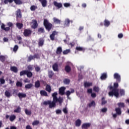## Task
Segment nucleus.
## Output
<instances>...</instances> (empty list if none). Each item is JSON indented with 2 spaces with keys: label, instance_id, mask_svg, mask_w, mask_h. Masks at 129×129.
Listing matches in <instances>:
<instances>
[{
  "label": "nucleus",
  "instance_id": "nucleus-47",
  "mask_svg": "<svg viewBox=\"0 0 129 129\" xmlns=\"http://www.w3.org/2000/svg\"><path fill=\"white\" fill-rule=\"evenodd\" d=\"M117 105L118 106V107L121 108V107H124V103H118Z\"/></svg>",
  "mask_w": 129,
  "mask_h": 129
},
{
  "label": "nucleus",
  "instance_id": "nucleus-54",
  "mask_svg": "<svg viewBox=\"0 0 129 129\" xmlns=\"http://www.w3.org/2000/svg\"><path fill=\"white\" fill-rule=\"evenodd\" d=\"M33 57L34 58V59H39L40 58V55H39V54L37 53V54H34L33 55Z\"/></svg>",
  "mask_w": 129,
  "mask_h": 129
},
{
  "label": "nucleus",
  "instance_id": "nucleus-60",
  "mask_svg": "<svg viewBox=\"0 0 129 129\" xmlns=\"http://www.w3.org/2000/svg\"><path fill=\"white\" fill-rule=\"evenodd\" d=\"M120 94L121 96H122V95H124V90H120Z\"/></svg>",
  "mask_w": 129,
  "mask_h": 129
},
{
  "label": "nucleus",
  "instance_id": "nucleus-24",
  "mask_svg": "<svg viewBox=\"0 0 129 129\" xmlns=\"http://www.w3.org/2000/svg\"><path fill=\"white\" fill-rule=\"evenodd\" d=\"M10 70L14 73H18V70L16 67H11Z\"/></svg>",
  "mask_w": 129,
  "mask_h": 129
},
{
  "label": "nucleus",
  "instance_id": "nucleus-37",
  "mask_svg": "<svg viewBox=\"0 0 129 129\" xmlns=\"http://www.w3.org/2000/svg\"><path fill=\"white\" fill-rule=\"evenodd\" d=\"M76 50H77V51H85V48L80 46H78L76 47Z\"/></svg>",
  "mask_w": 129,
  "mask_h": 129
},
{
  "label": "nucleus",
  "instance_id": "nucleus-21",
  "mask_svg": "<svg viewBox=\"0 0 129 129\" xmlns=\"http://www.w3.org/2000/svg\"><path fill=\"white\" fill-rule=\"evenodd\" d=\"M16 27L18 28V29L21 30V29L24 27V24H23V23L17 22L16 23Z\"/></svg>",
  "mask_w": 129,
  "mask_h": 129
},
{
  "label": "nucleus",
  "instance_id": "nucleus-38",
  "mask_svg": "<svg viewBox=\"0 0 129 129\" xmlns=\"http://www.w3.org/2000/svg\"><path fill=\"white\" fill-rule=\"evenodd\" d=\"M92 83H88L87 82L84 83V86L85 88L89 87L90 86H92Z\"/></svg>",
  "mask_w": 129,
  "mask_h": 129
},
{
  "label": "nucleus",
  "instance_id": "nucleus-41",
  "mask_svg": "<svg viewBox=\"0 0 129 129\" xmlns=\"http://www.w3.org/2000/svg\"><path fill=\"white\" fill-rule=\"evenodd\" d=\"M65 94L66 95H67V98L68 99H70V98L69 97V96H70V95L71 94V92H70V91H67Z\"/></svg>",
  "mask_w": 129,
  "mask_h": 129
},
{
  "label": "nucleus",
  "instance_id": "nucleus-64",
  "mask_svg": "<svg viewBox=\"0 0 129 129\" xmlns=\"http://www.w3.org/2000/svg\"><path fill=\"white\" fill-rule=\"evenodd\" d=\"M123 37V34H122V33H120L118 35V37L119 39H121V38H122Z\"/></svg>",
  "mask_w": 129,
  "mask_h": 129
},
{
  "label": "nucleus",
  "instance_id": "nucleus-25",
  "mask_svg": "<svg viewBox=\"0 0 129 129\" xmlns=\"http://www.w3.org/2000/svg\"><path fill=\"white\" fill-rule=\"evenodd\" d=\"M14 2L15 4L16 5H22L23 4V1L22 0H12V3Z\"/></svg>",
  "mask_w": 129,
  "mask_h": 129
},
{
  "label": "nucleus",
  "instance_id": "nucleus-29",
  "mask_svg": "<svg viewBox=\"0 0 129 129\" xmlns=\"http://www.w3.org/2000/svg\"><path fill=\"white\" fill-rule=\"evenodd\" d=\"M101 80H105L107 78V75L106 73H103L100 77Z\"/></svg>",
  "mask_w": 129,
  "mask_h": 129
},
{
  "label": "nucleus",
  "instance_id": "nucleus-10",
  "mask_svg": "<svg viewBox=\"0 0 129 129\" xmlns=\"http://www.w3.org/2000/svg\"><path fill=\"white\" fill-rule=\"evenodd\" d=\"M113 77L114 79H116L117 82H120V75L118 73H115L113 75Z\"/></svg>",
  "mask_w": 129,
  "mask_h": 129
},
{
  "label": "nucleus",
  "instance_id": "nucleus-59",
  "mask_svg": "<svg viewBox=\"0 0 129 129\" xmlns=\"http://www.w3.org/2000/svg\"><path fill=\"white\" fill-rule=\"evenodd\" d=\"M0 82L1 84H5V83H6V81L4 79H0Z\"/></svg>",
  "mask_w": 129,
  "mask_h": 129
},
{
  "label": "nucleus",
  "instance_id": "nucleus-58",
  "mask_svg": "<svg viewBox=\"0 0 129 129\" xmlns=\"http://www.w3.org/2000/svg\"><path fill=\"white\" fill-rule=\"evenodd\" d=\"M35 70L36 72H39V71L41 70V68H40V67H36L35 68Z\"/></svg>",
  "mask_w": 129,
  "mask_h": 129
},
{
  "label": "nucleus",
  "instance_id": "nucleus-5",
  "mask_svg": "<svg viewBox=\"0 0 129 129\" xmlns=\"http://www.w3.org/2000/svg\"><path fill=\"white\" fill-rule=\"evenodd\" d=\"M23 35L24 37H30L32 35V30L30 29H24Z\"/></svg>",
  "mask_w": 129,
  "mask_h": 129
},
{
  "label": "nucleus",
  "instance_id": "nucleus-43",
  "mask_svg": "<svg viewBox=\"0 0 129 129\" xmlns=\"http://www.w3.org/2000/svg\"><path fill=\"white\" fill-rule=\"evenodd\" d=\"M9 3L12 4L13 3V0H4V1L5 5H8Z\"/></svg>",
  "mask_w": 129,
  "mask_h": 129
},
{
  "label": "nucleus",
  "instance_id": "nucleus-1",
  "mask_svg": "<svg viewBox=\"0 0 129 129\" xmlns=\"http://www.w3.org/2000/svg\"><path fill=\"white\" fill-rule=\"evenodd\" d=\"M57 95H58V93L57 92H54L52 94V96L53 97L52 102L49 101V108H53V107H56V103L58 102L59 105H62V103L63 102V98L61 97H57Z\"/></svg>",
  "mask_w": 129,
  "mask_h": 129
},
{
  "label": "nucleus",
  "instance_id": "nucleus-45",
  "mask_svg": "<svg viewBox=\"0 0 129 129\" xmlns=\"http://www.w3.org/2000/svg\"><path fill=\"white\" fill-rule=\"evenodd\" d=\"M0 61H1V62H5V61H6V57L4 55H1Z\"/></svg>",
  "mask_w": 129,
  "mask_h": 129
},
{
  "label": "nucleus",
  "instance_id": "nucleus-63",
  "mask_svg": "<svg viewBox=\"0 0 129 129\" xmlns=\"http://www.w3.org/2000/svg\"><path fill=\"white\" fill-rule=\"evenodd\" d=\"M63 6L65 8H68V7H69L70 6V4H69V3H64L63 4Z\"/></svg>",
  "mask_w": 129,
  "mask_h": 129
},
{
  "label": "nucleus",
  "instance_id": "nucleus-49",
  "mask_svg": "<svg viewBox=\"0 0 129 129\" xmlns=\"http://www.w3.org/2000/svg\"><path fill=\"white\" fill-rule=\"evenodd\" d=\"M15 119H16V116H15V115H11L10 117V120L11 121H14Z\"/></svg>",
  "mask_w": 129,
  "mask_h": 129
},
{
  "label": "nucleus",
  "instance_id": "nucleus-36",
  "mask_svg": "<svg viewBox=\"0 0 129 129\" xmlns=\"http://www.w3.org/2000/svg\"><path fill=\"white\" fill-rule=\"evenodd\" d=\"M88 107H91V106H95V102L92 101L91 103H89L87 105Z\"/></svg>",
  "mask_w": 129,
  "mask_h": 129
},
{
  "label": "nucleus",
  "instance_id": "nucleus-35",
  "mask_svg": "<svg viewBox=\"0 0 129 129\" xmlns=\"http://www.w3.org/2000/svg\"><path fill=\"white\" fill-rule=\"evenodd\" d=\"M54 76V72L52 71H48V77L49 78H52Z\"/></svg>",
  "mask_w": 129,
  "mask_h": 129
},
{
  "label": "nucleus",
  "instance_id": "nucleus-30",
  "mask_svg": "<svg viewBox=\"0 0 129 129\" xmlns=\"http://www.w3.org/2000/svg\"><path fill=\"white\" fill-rule=\"evenodd\" d=\"M41 86V84L40 83V81L37 80L35 83V88H39Z\"/></svg>",
  "mask_w": 129,
  "mask_h": 129
},
{
  "label": "nucleus",
  "instance_id": "nucleus-57",
  "mask_svg": "<svg viewBox=\"0 0 129 129\" xmlns=\"http://www.w3.org/2000/svg\"><path fill=\"white\" fill-rule=\"evenodd\" d=\"M62 111L64 113H68V110H67V107L63 108Z\"/></svg>",
  "mask_w": 129,
  "mask_h": 129
},
{
  "label": "nucleus",
  "instance_id": "nucleus-16",
  "mask_svg": "<svg viewBox=\"0 0 129 129\" xmlns=\"http://www.w3.org/2000/svg\"><path fill=\"white\" fill-rule=\"evenodd\" d=\"M46 91H47L49 93H51V91H52V89L51 88V86H50L48 84H47L45 88Z\"/></svg>",
  "mask_w": 129,
  "mask_h": 129
},
{
  "label": "nucleus",
  "instance_id": "nucleus-48",
  "mask_svg": "<svg viewBox=\"0 0 129 129\" xmlns=\"http://www.w3.org/2000/svg\"><path fill=\"white\" fill-rule=\"evenodd\" d=\"M14 112H16L17 113L21 112V107H20V106L18 107L16 109L14 110Z\"/></svg>",
  "mask_w": 129,
  "mask_h": 129
},
{
  "label": "nucleus",
  "instance_id": "nucleus-14",
  "mask_svg": "<svg viewBox=\"0 0 129 129\" xmlns=\"http://www.w3.org/2000/svg\"><path fill=\"white\" fill-rule=\"evenodd\" d=\"M53 5L54 7L58 8V9H61L62 7V3H58V2L56 1L53 2Z\"/></svg>",
  "mask_w": 129,
  "mask_h": 129
},
{
  "label": "nucleus",
  "instance_id": "nucleus-33",
  "mask_svg": "<svg viewBox=\"0 0 129 129\" xmlns=\"http://www.w3.org/2000/svg\"><path fill=\"white\" fill-rule=\"evenodd\" d=\"M32 60H35V58L33 55H30L27 59V62H31Z\"/></svg>",
  "mask_w": 129,
  "mask_h": 129
},
{
  "label": "nucleus",
  "instance_id": "nucleus-39",
  "mask_svg": "<svg viewBox=\"0 0 129 129\" xmlns=\"http://www.w3.org/2000/svg\"><path fill=\"white\" fill-rule=\"evenodd\" d=\"M28 70H24L20 73V76H23V75H27V72Z\"/></svg>",
  "mask_w": 129,
  "mask_h": 129
},
{
  "label": "nucleus",
  "instance_id": "nucleus-13",
  "mask_svg": "<svg viewBox=\"0 0 129 129\" xmlns=\"http://www.w3.org/2000/svg\"><path fill=\"white\" fill-rule=\"evenodd\" d=\"M90 125H91V123H84L82 125V129H87L88 127H90Z\"/></svg>",
  "mask_w": 129,
  "mask_h": 129
},
{
  "label": "nucleus",
  "instance_id": "nucleus-20",
  "mask_svg": "<svg viewBox=\"0 0 129 129\" xmlns=\"http://www.w3.org/2000/svg\"><path fill=\"white\" fill-rule=\"evenodd\" d=\"M5 95L8 98H10L11 96H12V94H11V92H10L9 91L6 90L5 92Z\"/></svg>",
  "mask_w": 129,
  "mask_h": 129
},
{
  "label": "nucleus",
  "instance_id": "nucleus-26",
  "mask_svg": "<svg viewBox=\"0 0 129 129\" xmlns=\"http://www.w3.org/2000/svg\"><path fill=\"white\" fill-rule=\"evenodd\" d=\"M26 75L28 78H31V77H33V73H32L31 71H27Z\"/></svg>",
  "mask_w": 129,
  "mask_h": 129
},
{
  "label": "nucleus",
  "instance_id": "nucleus-46",
  "mask_svg": "<svg viewBox=\"0 0 129 129\" xmlns=\"http://www.w3.org/2000/svg\"><path fill=\"white\" fill-rule=\"evenodd\" d=\"M116 113H121V109L119 107L115 108Z\"/></svg>",
  "mask_w": 129,
  "mask_h": 129
},
{
  "label": "nucleus",
  "instance_id": "nucleus-15",
  "mask_svg": "<svg viewBox=\"0 0 129 129\" xmlns=\"http://www.w3.org/2000/svg\"><path fill=\"white\" fill-rule=\"evenodd\" d=\"M70 25V20L67 19L64 21V24L63 25L64 28H66V27H69Z\"/></svg>",
  "mask_w": 129,
  "mask_h": 129
},
{
  "label": "nucleus",
  "instance_id": "nucleus-52",
  "mask_svg": "<svg viewBox=\"0 0 129 129\" xmlns=\"http://www.w3.org/2000/svg\"><path fill=\"white\" fill-rule=\"evenodd\" d=\"M38 7H37V6H35V5H33L32 6H31L30 7V10L31 11H35V10H36V9H37Z\"/></svg>",
  "mask_w": 129,
  "mask_h": 129
},
{
  "label": "nucleus",
  "instance_id": "nucleus-34",
  "mask_svg": "<svg viewBox=\"0 0 129 129\" xmlns=\"http://www.w3.org/2000/svg\"><path fill=\"white\" fill-rule=\"evenodd\" d=\"M53 22L57 24H60V23H61V21L56 18H53Z\"/></svg>",
  "mask_w": 129,
  "mask_h": 129
},
{
  "label": "nucleus",
  "instance_id": "nucleus-40",
  "mask_svg": "<svg viewBox=\"0 0 129 129\" xmlns=\"http://www.w3.org/2000/svg\"><path fill=\"white\" fill-rule=\"evenodd\" d=\"M16 86L17 87H22L23 86V83L20 81H17L16 83Z\"/></svg>",
  "mask_w": 129,
  "mask_h": 129
},
{
  "label": "nucleus",
  "instance_id": "nucleus-18",
  "mask_svg": "<svg viewBox=\"0 0 129 129\" xmlns=\"http://www.w3.org/2000/svg\"><path fill=\"white\" fill-rule=\"evenodd\" d=\"M104 25L105 26V27H109V26L110 25V22L107 19H105L104 21Z\"/></svg>",
  "mask_w": 129,
  "mask_h": 129
},
{
  "label": "nucleus",
  "instance_id": "nucleus-50",
  "mask_svg": "<svg viewBox=\"0 0 129 129\" xmlns=\"http://www.w3.org/2000/svg\"><path fill=\"white\" fill-rule=\"evenodd\" d=\"M69 53H70V49H66L63 51V55H66Z\"/></svg>",
  "mask_w": 129,
  "mask_h": 129
},
{
  "label": "nucleus",
  "instance_id": "nucleus-27",
  "mask_svg": "<svg viewBox=\"0 0 129 129\" xmlns=\"http://www.w3.org/2000/svg\"><path fill=\"white\" fill-rule=\"evenodd\" d=\"M81 124V120L80 119H78L75 121L76 126L79 127L80 126Z\"/></svg>",
  "mask_w": 129,
  "mask_h": 129
},
{
  "label": "nucleus",
  "instance_id": "nucleus-6",
  "mask_svg": "<svg viewBox=\"0 0 129 129\" xmlns=\"http://www.w3.org/2000/svg\"><path fill=\"white\" fill-rule=\"evenodd\" d=\"M44 43H45V39H44V38H40L38 41V47H43V46H44Z\"/></svg>",
  "mask_w": 129,
  "mask_h": 129
},
{
  "label": "nucleus",
  "instance_id": "nucleus-8",
  "mask_svg": "<svg viewBox=\"0 0 129 129\" xmlns=\"http://www.w3.org/2000/svg\"><path fill=\"white\" fill-rule=\"evenodd\" d=\"M66 90V88L65 87H61L59 88L58 93L60 95H64L65 94V90Z\"/></svg>",
  "mask_w": 129,
  "mask_h": 129
},
{
  "label": "nucleus",
  "instance_id": "nucleus-51",
  "mask_svg": "<svg viewBox=\"0 0 129 129\" xmlns=\"http://www.w3.org/2000/svg\"><path fill=\"white\" fill-rule=\"evenodd\" d=\"M28 71H32V70L34 69V68L32 65H29L27 67Z\"/></svg>",
  "mask_w": 129,
  "mask_h": 129
},
{
  "label": "nucleus",
  "instance_id": "nucleus-42",
  "mask_svg": "<svg viewBox=\"0 0 129 129\" xmlns=\"http://www.w3.org/2000/svg\"><path fill=\"white\" fill-rule=\"evenodd\" d=\"M106 103H107V101L105 100V98L103 97L102 98V105H104V104H106Z\"/></svg>",
  "mask_w": 129,
  "mask_h": 129
},
{
  "label": "nucleus",
  "instance_id": "nucleus-56",
  "mask_svg": "<svg viewBox=\"0 0 129 129\" xmlns=\"http://www.w3.org/2000/svg\"><path fill=\"white\" fill-rule=\"evenodd\" d=\"M93 90L94 91H95V92H98V91H99V89L98 87L95 86L94 87Z\"/></svg>",
  "mask_w": 129,
  "mask_h": 129
},
{
  "label": "nucleus",
  "instance_id": "nucleus-61",
  "mask_svg": "<svg viewBox=\"0 0 129 129\" xmlns=\"http://www.w3.org/2000/svg\"><path fill=\"white\" fill-rule=\"evenodd\" d=\"M101 111H102V112H106V111H107V108H103Z\"/></svg>",
  "mask_w": 129,
  "mask_h": 129
},
{
  "label": "nucleus",
  "instance_id": "nucleus-4",
  "mask_svg": "<svg viewBox=\"0 0 129 129\" xmlns=\"http://www.w3.org/2000/svg\"><path fill=\"white\" fill-rule=\"evenodd\" d=\"M7 26H8V27H6V25L4 23H2L1 28L5 32H9V31L11 30V28L14 26V24L12 22H8L7 23Z\"/></svg>",
  "mask_w": 129,
  "mask_h": 129
},
{
  "label": "nucleus",
  "instance_id": "nucleus-2",
  "mask_svg": "<svg viewBox=\"0 0 129 129\" xmlns=\"http://www.w3.org/2000/svg\"><path fill=\"white\" fill-rule=\"evenodd\" d=\"M118 88V83H114L113 90L108 93L109 96L112 97L114 95L115 97H118L119 96V91L118 89H117Z\"/></svg>",
  "mask_w": 129,
  "mask_h": 129
},
{
  "label": "nucleus",
  "instance_id": "nucleus-32",
  "mask_svg": "<svg viewBox=\"0 0 129 129\" xmlns=\"http://www.w3.org/2000/svg\"><path fill=\"white\" fill-rule=\"evenodd\" d=\"M33 87V84H28L25 86L26 89H31Z\"/></svg>",
  "mask_w": 129,
  "mask_h": 129
},
{
  "label": "nucleus",
  "instance_id": "nucleus-44",
  "mask_svg": "<svg viewBox=\"0 0 129 129\" xmlns=\"http://www.w3.org/2000/svg\"><path fill=\"white\" fill-rule=\"evenodd\" d=\"M63 83L64 84H69V83H70V80L69 79H64L63 80Z\"/></svg>",
  "mask_w": 129,
  "mask_h": 129
},
{
  "label": "nucleus",
  "instance_id": "nucleus-17",
  "mask_svg": "<svg viewBox=\"0 0 129 129\" xmlns=\"http://www.w3.org/2000/svg\"><path fill=\"white\" fill-rule=\"evenodd\" d=\"M64 70L67 73H69L71 71V67L69 65H67L64 67Z\"/></svg>",
  "mask_w": 129,
  "mask_h": 129
},
{
  "label": "nucleus",
  "instance_id": "nucleus-31",
  "mask_svg": "<svg viewBox=\"0 0 129 129\" xmlns=\"http://www.w3.org/2000/svg\"><path fill=\"white\" fill-rule=\"evenodd\" d=\"M32 29H37L38 28V22L36 20L34 21L33 25L32 27Z\"/></svg>",
  "mask_w": 129,
  "mask_h": 129
},
{
  "label": "nucleus",
  "instance_id": "nucleus-28",
  "mask_svg": "<svg viewBox=\"0 0 129 129\" xmlns=\"http://www.w3.org/2000/svg\"><path fill=\"white\" fill-rule=\"evenodd\" d=\"M38 32L39 33V34H44V33H45V29L43 27H40L38 28Z\"/></svg>",
  "mask_w": 129,
  "mask_h": 129
},
{
  "label": "nucleus",
  "instance_id": "nucleus-55",
  "mask_svg": "<svg viewBox=\"0 0 129 129\" xmlns=\"http://www.w3.org/2000/svg\"><path fill=\"white\" fill-rule=\"evenodd\" d=\"M39 122H40L39 121L35 120V121L33 122L32 125H37V124H39Z\"/></svg>",
  "mask_w": 129,
  "mask_h": 129
},
{
  "label": "nucleus",
  "instance_id": "nucleus-7",
  "mask_svg": "<svg viewBox=\"0 0 129 129\" xmlns=\"http://www.w3.org/2000/svg\"><path fill=\"white\" fill-rule=\"evenodd\" d=\"M16 15L17 19H21L23 15H22L21 9H18L17 11H16Z\"/></svg>",
  "mask_w": 129,
  "mask_h": 129
},
{
  "label": "nucleus",
  "instance_id": "nucleus-12",
  "mask_svg": "<svg viewBox=\"0 0 129 129\" xmlns=\"http://www.w3.org/2000/svg\"><path fill=\"white\" fill-rule=\"evenodd\" d=\"M38 1L41 4L42 7H43V8H46V7H47V4H48L47 0H38Z\"/></svg>",
  "mask_w": 129,
  "mask_h": 129
},
{
  "label": "nucleus",
  "instance_id": "nucleus-22",
  "mask_svg": "<svg viewBox=\"0 0 129 129\" xmlns=\"http://www.w3.org/2000/svg\"><path fill=\"white\" fill-rule=\"evenodd\" d=\"M40 93L41 96H48V93L45 90H41Z\"/></svg>",
  "mask_w": 129,
  "mask_h": 129
},
{
  "label": "nucleus",
  "instance_id": "nucleus-53",
  "mask_svg": "<svg viewBox=\"0 0 129 129\" xmlns=\"http://www.w3.org/2000/svg\"><path fill=\"white\" fill-rule=\"evenodd\" d=\"M18 49H19V46L17 45H15L13 48L14 52H17L18 51Z\"/></svg>",
  "mask_w": 129,
  "mask_h": 129
},
{
  "label": "nucleus",
  "instance_id": "nucleus-19",
  "mask_svg": "<svg viewBox=\"0 0 129 129\" xmlns=\"http://www.w3.org/2000/svg\"><path fill=\"white\" fill-rule=\"evenodd\" d=\"M62 53V47L59 46L57 48L56 51V54L57 55H60Z\"/></svg>",
  "mask_w": 129,
  "mask_h": 129
},
{
  "label": "nucleus",
  "instance_id": "nucleus-3",
  "mask_svg": "<svg viewBox=\"0 0 129 129\" xmlns=\"http://www.w3.org/2000/svg\"><path fill=\"white\" fill-rule=\"evenodd\" d=\"M43 26L47 32H50L53 29V25L51 23H49V21L47 19H44Z\"/></svg>",
  "mask_w": 129,
  "mask_h": 129
},
{
  "label": "nucleus",
  "instance_id": "nucleus-9",
  "mask_svg": "<svg viewBox=\"0 0 129 129\" xmlns=\"http://www.w3.org/2000/svg\"><path fill=\"white\" fill-rule=\"evenodd\" d=\"M56 35H58V32L56 31H53L52 34L50 35L49 37L51 41H54V40H55V36H56Z\"/></svg>",
  "mask_w": 129,
  "mask_h": 129
},
{
  "label": "nucleus",
  "instance_id": "nucleus-11",
  "mask_svg": "<svg viewBox=\"0 0 129 129\" xmlns=\"http://www.w3.org/2000/svg\"><path fill=\"white\" fill-rule=\"evenodd\" d=\"M52 69L53 71L58 72L59 71V67L58 63L55 62L52 65Z\"/></svg>",
  "mask_w": 129,
  "mask_h": 129
},
{
  "label": "nucleus",
  "instance_id": "nucleus-62",
  "mask_svg": "<svg viewBox=\"0 0 129 129\" xmlns=\"http://www.w3.org/2000/svg\"><path fill=\"white\" fill-rule=\"evenodd\" d=\"M49 103H50V101H44V102H43V104L44 105H48H48H49Z\"/></svg>",
  "mask_w": 129,
  "mask_h": 129
},
{
  "label": "nucleus",
  "instance_id": "nucleus-23",
  "mask_svg": "<svg viewBox=\"0 0 129 129\" xmlns=\"http://www.w3.org/2000/svg\"><path fill=\"white\" fill-rule=\"evenodd\" d=\"M18 96L19 98H25L27 96L25 93H19L18 94Z\"/></svg>",
  "mask_w": 129,
  "mask_h": 129
}]
</instances>
